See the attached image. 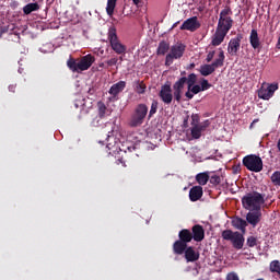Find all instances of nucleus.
I'll list each match as a JSON object with an SVG mask.
<instances>
[{
    "mask_svg": "<svg viewBox=\"0 0 280 280\" xmlns=\"http://www.w3.org/2000/svg\"><path fill=\"white\" fill-rule=\"evenodd\" d=\"M196 82H198V75H196V73H190L188 77L179 78L173 84V95L177 104H180V101L183 100V90L185 89V84H187V89L190 90Z\"/></svg>",
    "mask_w": 280,
    "mask_h": 280,
    "instance_id": "1",
    "label": "nucleus"
},
{
    "mask_svg": "<svg viewBox=\"0 0 280 280\" xmlns=\"http://www.w3.org/2000/svg\"><path fill=\"white\" fill-rule=\"evenodd\" d=\"M242 205L247 211L261 210V205H266V195L258 191L248 192L242 198Z\"/></svg>",
    "mask_w": 280,
    "mask_h": 280,
    "instance_id": "2",
    "label": "nucleus"
},
{
    "mask_svg": "<svg viewBox=\"0 0 280 280\" xmlns=\"http://www.w3.org/2000/svg\"><path fill=\"white\" fill-rule=\"evenodd\" d=\"M224 60H226L224 50H222V48H219L218 58L210 65L206 63L200 66L199 73H201L203 78L211 75V73H215V69H220L221 67H224Z\"/></svg>",
    "mask_w": 280,
    "mask_h": 280,
    "instance_id": "3",
    "label": "nucleus"
},
{
    "mask_svg": "<svg viewBox=\"0 0 280 280\" xmlns=\"http://www.w3.org/2000/svg\"><path fill=\"white\" fill-rule=\"evenodd\" d=\"M107 38L113 51H115L117 56H126L128 47L121 44V40H119V37L117 36V28L110 27L107 33Z\"/></svg>",
    "mask_w": 280,
    "mask_h": 280,
    "instance_id": "4",
    "label": "nucleus"
},
{
    "mask_svg": "<svg viewBox=\"0 0 280 280\" xmlns=\"http://www.w3.org/2000/svg\"><path fill=\"white\" fill-rule=\"evenodd\" d=\"M221 237L226 242H231L233 248L236 250H242L244 248V234L240 232H233L232 230H224L221 234Z\"/></svg>",
    "mask_w": 280,
    "mask_h": 280,
    "instance_id": "5",
    "label": "nucleus"
},
{
    "mask_svg": "<svg viewBox=\"0 0 280 280\" xmlns=\"http://www.w3.org/2000/svg\"><path fill=\"white\" fill-rule=\"evenodd\" d=\"M185 49H187V46L183 43L173 45L165 57V66L172 67V65H174V60H180L185 55Z\"/></svg>",
    "mask_w": 280,
    "mask_h": 280,
    "instance_id": "6",
    "label": "nucleus"
},
{
    "mask_svg": "<svg viewBox=\"0 0 280 280\" xmlns=\"http://www.w3.org/2000/svg\"><path fill=\"white\" fill-rule=\"evenodd\" d=\"M148 116V106L145 104H139L136 109L133 115L131 116V119L129 121V126L131 128H137L143 124V120Z\"/></svg>",
    "mask_w": 280,
    "mask_h": 280,
    "instance_id": "7",
    "label": "nucleus"
},
{
    "mask_svg": "<svg viewBox=\"0 0 280 280\" xmlns=\"http://www.w3.org/2000/svg\"><path fill=\"white\" fill-rule=\"evenodd\" d=\"M243 165L249 172L258 173V172H261V170H264V161L261 160V158L253 154L246 155L243 159Z\"/></svg>",
    "mask_w": 280,
    "mask_h": 280,
    "instance_id": "8",
    "label": "nucleus"
},
{
    "mask_svg": "<svg viewBox=\"0 0 280 280\" xmlns=\"http://www.w3.org/2000/svg\"><path fill=\"white\" fill-rule=\"evenodd\" d=\"M279 91V83L261 85L257 91L259 100L268 101L275 96V92Z\"/></svg>",
    "mask_w": 280,
    "mask_h": 280,
    "instance_id": "9",
    "label": "nucleus"
},
{
    "mask_svg": "<svg viewBox=\"0 0 280 280\" xmlns=\"http://www.w3.org/2000/svg\"><path fill=\"white\" fill-rule=\"evenodd\" d=\"M242 40H244V35L242 33H238L234 38L230 39L228 44V54L231 56H237Z\"/></svg>",
    "mask_w": 280,
    "mask_h": 280,
    "instance_id": "10",
    "label": "nucleus"
},
{
    "mask_svg": "<svg viewBox=\"0 0 280 280\" xmlns=\"http://www.w3.org/2000/svg\"><path fill=\"white\" fill-rule=\"evenodd\" d=\"M159 97L162 100L163 103L170 105L174 100V94H172V85L164 84L161 86L159 92Z\"/></svg>",
    "mask_w": 280,
    "mask_h": 280,
    "instance_id": "11",
    "label": "nucleus"
},
{
    "mask_svg": "<svg viewBox=\"0 0 280 280\" xmlns=\"http://www.w3.org/2000/svg\"><path fill=\"white\" fill-rule=\"evenodd\" d=\"M179 30H187L188 32H196V30H200V22H198V16H192L184 21Z\"/></svg>",
    "mask_w": 280,
    "mask_h": 280,
    "instance_id": "12",
    "label": "nucleus"
},
{
    "mask_svg": "<svg viewBox=\"0 0 280 280\" xmlns=\"http://www.w3.org/2000/svg\"><path fill=\"white\" fill-rule=\"evenodd\" d=\"M95 62V56L89 54L83 57H81L79 61V69L80 71H89L91 67H93V63Z\"/></svg>",
    "mask_w": 280,
    "mask_h": 280,
    "instance_id": "13",
    "label": "nucleus"
},
{
    "mask_svg": "<svg viewBox=\"0 0 280 280\" xmlns=\"http://www.w3.org/2000/svg\"><path fill=\"white\" fill-rule=\"evenodd\" d=\"M246 222L255 229L261 222V210H249L246 214Z\"/></svg>",
    "mask_w": 280,
    "mask_h": 280,
    "instance_id": "14",
    "label": "nucleus"
},
{
    "mask_svg": "<svg viewBox=\"0 0 280 280\" xmlns=\"http://www.w3.org/2000/svg\"><path fill=\"white\" fill-rule=\"evenodd\" d=\"M249 45L255 49L260 51L261 50V39L259 38V33L257 30H252L249 34Z\"/></svg>",
    "mask_w": 280,
    "mask_h": 280,
    "instance_id": "15",
    "label": "nucleus"
},
{
    "mask_svg": "<svg viewBox=\"0 0 280 280\" xmlns=\"http://www.w3.org/2000/svg\"><path fill=\"white\" fill-rule=\"evenodd\" d=\"M228 34L229 33L226 31L217 28L214 35L212 36L211 45L213 47H219V45H222V43H224V38H226Z\"/></svg>",
    "mask_w": 280,
    "mask_h": 280,
    "instance_id": "16",
    "label": "nucleus"
},
{
    "mask_svg": "<svg viewBox=\"0 0 280 280\" xmlns=\"http://www.w3.org/2000/svg\"><path fill=\"white\" fill-rule=\"evenodd\" d=\"M191 234L194 242H202L205 240V228L200 224H195L191 228Z\"/></svg>",
    "mask_w": 280,
    "mask_h": 280,
    "instance_id": "17",
    "label": "nucleus"
},
{
    "mask_svg": "<svg viewBox=\"0 0 280 280\" xmlns=\"http://www.w3.org/2000/svg\"><path fill=\"white\" fill-rule=\"evenodd\" d=\"M202 194H203L202 186H194L189 190V200L191 202H198V200L202 198Z\"/></svg>",
    "mask_w": 280,
    "mask_h": 280,
    "instance_id": "18",
    "label": "nucleus"
},
{
    "mask_svg": "<svg viewBox=\"0 0 280 280\" xmlns=\"http://www.w3.org/2000/svg\"><path fill=\"white\" fill-rule=\"evenodd\" d=\"M124 89H126V81H119L110 86L108 93L115 98L124 91Z\"/></svg>",
    "mask_w": 280,
    "mask_h": 280,
    "instance_id": "19",
    "label": "nucleus"
},
{
    "mask_svg": "<svg viewBox=\"0 0 280 280\" xmlns=\"http://www.w3.org/2000/svg\"><path fill=\"white\" fill-rule=\"evenodd\" d=\"M185 253V259L186 261H198L200 259V254L194 249V247L189 246L186 248Z\"/></svg>",
    "mask_w": 280,
    "mask_h": 280,
    "instance_id": "20",
    "label": "nucleus"
},
{
    "mask_svg": "<svg viewBox=\"0 0 280 280\" xmlns=\"http://www.w3.org/2000/svg\"><path fill=\"white\" fill-rule=\"evenodd\" d=\"M231 27H233V19H225V20H222L219 19V22H218V26H217V30H221L223 32H231Z\"/></svg>",
    "mask_w": 280,
    "mask_h": 280,
    "instance_id": "21",
    "label": "nucleus"
},
{
    "mask_svg": "<svg viewBox=\"0 0 280 280\" xmlns=\"http://www.w3.org/2000/svg\"><path fill=\"white\" fill-rule=\"evenodd\" d=\"M232 226H234V229H237V231H242V233H246V228L248 226V222L237 217L232 220Z\"/></svg>",
    "mask_w": 280,
    "mask_h": 280,
    "instance_id": "22",
    "label": "nucleus"
},
{
    "mask_svg": "<svg viewBox=\"0 0 280 280\" xmlns=\"http://www.w3.org/2000/svg\"><path fill=\"white\" fill-rule=\"evenodd\" d=\"M187 250V244L183 241H175L173 244L174 255H183Z\"/></svg>",
    "mask_w": 280,
    "mask_h": 280,
    "instance_id": "23",
    "label": "nucleus"
},
{
    "mask_svg": "<svg viewBox=\"0 0 280 280\" xmlns=\"http://www.w3.org/2000/svg\"><path fill=\"white\" fill-rule=\"evenodd\" d=\"M178 237H179V242H183L186 245L189 244V242H191V240H194L191 231H189L187 229L180 230L178 233Z\"/></svg>",
    "mask_w": 280,
    "mask_h": 280,
    "instance_id": "24",
    "label": "nucleus"
},
{
    "mask_svg": "<svg viewBox=\"0 0 280 280\" xmlns=\"http://www.w3.org/2000/svg\"><path fill=\"white\" fill-rule=\"evenodd\" d=\"M67 67L72 73H80V61L74 58L68 59Z\"/></svg>",
    "mask_w": 280,
    "mask_h": 280,
    "instance_id": "25",
    "label": "nucleus"
},
{
    "mask_svg": "<svg viewBox=\"0 0 280 280\" xmlns=\"http://www.w3.org/2000/svg\"><path fill=\"white\" fill-rule=\"evenodd\" d=\"M209 172L198 173L196 175V182L198 183V185L205 186L209 183Z\"/></svg>",
    "mask_w": 280,
    "mask_h": 280,
    "instance_id": "26",
    "label": "nucleus"
},
{
    "mask_svg": "<svg viewBox=\"0 0 280 280\" xmlns=\"http://www.w3.org/2000/svg\"><path fill=\"white\" fill-rule=\"evenodd\" d=\"M38 10H40V5L38 4V2L28 3L23 7V12L26 15L32 14V12H38Z\"/></svg>",
    "mask_w": 280,
    "mask_h": 280,
    "instance_id": "27",
    "label": "nucleus"
},
{
    "mask_svg": "<svg viewBox=\"0 0 280 280\" xmlns=\"http://www.w3.org/2000/svg\"><path fill=\"white\" fill-rule=\"evenodd\" d=\"M167 51H170V44L165 40L160 42L156 50L158 56H165Z\"/></svg>",
    "mask_w": 280,
    "mask_h": 280,
    "instance_id": "28",
    "label": "nucleus"
},
{
    "mask_svg": "<svg viewBox=\"0 0 280 280\" xmlns=\"http://www.w3.org/2000/svg\"><path fill=\"white\" fill-rule=\"evenodd\" d=\"M116 5H117V0H107L106 12L108 16H113V14H115Z\"/></svg>",
    "mask_w": 280,
    "mask_h": 280,
    "instance_id": "29",
    "label": "nucleus"
},
{
    "mask_svg": "<svg viewBox=\"0 0 280 280\" xmlns=\"http://www.w3.org/2000/svg\"><path fill=\"white\" fill-rule=\"evenodd\" d=\"M231 14H233V10L229 5H225L224 9L220 12L219 19L226 20V19H233L231 18Z\"/></svg>",
    "mask_w": 280,
    "mask_h": 280,
    "instance_id": "30",
    "label": "nucleus"
},
{
    "mask_svg": "<svg viewBox=\"0 0 280 280\" xmlns=\"http://www.w3.org/2000/svg\"><path fill=\"white\" fill-rule=\"evenodd\" d=\"M190 135L192 139H200V137H202V131L198 128V125H195L190 129Z\"/></svg>",
    "mask_w": 280,
    "mask_h": 280,
    "instance_id": "31",
    "label": "nucleus"
},
{
    "mask_svg": "<svg viewBox=\"0 0 280 280\" xmlns=\"http://www.w3.org/2000/svg\"><path fill=\"white\" fill-rule=\"evenodd\" d=\"M271 183L275 187H280V171L273 172L271 175Z\"/></svg>",
    "mask_w": 280,
    "mask_h": 280,
    "instance_id": "32",
    "label": "nucleus"
},
{
    "mask_svg": "<svg viewBox=\"0 0 280 280\" xmlns=\"http://www.w3.org/2000/svg\"><path fill=\"white\" fill-rule=\"evenodd\" d=\"M136 93H138L139 95H143V93H145V85L143 83V81H138L137 85H136Z\"/></svg>",
    "mask_w": 280,
    "mask_h": 280,
    "instance_id": "33",
    "label": "nucleus"
},
{
    "mask_svg": "<svg viewBox=\"0 0 280 280\" xmlns=\"http://www.w3.org/2000/svg\"><path fill=\"white\" fill-rule=\"evenodd\" d=\"M257 237L256 236H248L246 244L248 246V248H255V246H257Z\"/></svg>",
    "mask_w": 280,
    "mask_h": 280,
    "instance_id": "34",
    "label": "nucleus"
},
{
    "mask_svg": "<svg viewBox=\"0 0 280 280\" xmlns=\"http://www.w3.org/2000/svg\"><path fill=\"white\" fill-rule=\"evenodd\" d=\"M121 62V61H124V57H119V60H118V58L117 57H113L112 59H109V60H107L106 61V65L108 66V67H115V66H117V62Z\"/></svg>",
    "mask_w": 280,
    "mask_h": 280,
    "instance_id": "35",
    "label": "nucleus"
},
{
    "mask_svg": "<svg viewBox=\"0 0 280 280\" xmlns=\"http://www.w3.org/2000/svg\"><path fill=\"white\" fill-rule=\"evenodd\" d=\"M210 126H211V120L207 119V120H205V121H202L201 124L198 125V129L201 132H205V130H207Z\"/></svg>",
    "mask_w": 280,
    "mask_h": 280,
    "instance_id": "36",
    "label": "nucleus"
},
{
    "mask_svg": "<svg viewBox=\"0 0 280 280\" xmlns=\"http://www.w3.org/2000/svg\"><path fill=\"white\" fill-rule=\"evenodd\" d=\"M158 109H159V102L153 101L151 104V109L149 112V117H153V115H156Z\"/></svg>",
    "mask_w": 280,
    "mask_h": 280,
    "instance_id": "37",
    "label": "nucleus"
},
{
    "mask_svg": "<svg viewBox=\"0 0 280 280\" xmlns=\"http://www.w3.org/2000/svg\"><path fill=\"white\" fill-rule=\"evenodd\" d=\"M199 86L201 91H209V89H211V83H209L207 79H202Z\"/></svg>",
    "mask_w": 280,
    "mask_h": 280,
    "instance_id": "38",
    "label": "nucleus"
},
{
    "mask_svg": "<svg viewBox=\"0 0 280 280\" xmlns=\"http://www.w3.org/2000/svg\"><path fill=\"white\" fill-rule=\"evenodd\" d=\"M98 106V115L100 117H104L106 115V105L102 102L97 104Z\"/></svg>",
    "mask_w": 280,
    "mask_h": 280,
    "instance_id": "39",
    "label": "nucleus"
},
{
    "mask_svg": "<svg viewBox=\"0 0 280 280\" xmlns=\"http://www.w3.org/2000/svg\"><path fill=\"white\" fill-rule=\"evenodd\" d=\"M209 180L211 185L214 186L220 185V183H222V178L219 175H212Z\"/></svg>",
    "mask_w": 280,
    "mask_h": 280,
    "instance_id": "40",
    "label": "nucleus"
},
{
    "mask_svg": "<svg viewBox=\"0 0 280 280\" xmlns=\"http://www.w3.org/2000/svg\"><path fill=\"white\" fill-rule=\"evenodd\" d=\"M194 95H198V93H202L200 85L194 84L190 89H188Z\"/></svg>",
    "mask_w": 280,
    "mask_h": 280,
    "instance_id": "41",
    "label": "nucleus"
},
{
    "mask_svg": "<svg viewBox=\"0 0 280 280\" xmlns=\"http://www.w3.org/2000/svg\"><path fill=\"white\" fill-rule=\"evenodd\" d=\"M200 124V116L198 114L191 115V126H198Z\"/></svg>",
    "mask_w": 280,
    "mask_h": 280,
    "instance_id": "42",
    "label": "nucleus"
},
{
    "mask_svg": "<svg viewBox=\"0 0 280 280\" xmlns=\"http://www.w3.org/2000/svg\"><path fill=\"white\" fill-rule=\"evenodd\" d=\"M215 58V50H210L206 57L207 62H211Z\"/></svg>",
    "mask_w": 280,
    "mask_h": 280,
    "instance_id": "43",
    "label": "nucleus"
},
{
    "mask_svg": "<svg viewBox=\"0 0 280 280\" xmlns=\"http://www.w3.org/2000/svg\"><path fill=\"white\" fill-rule=\"evenodd\" d=\"M226 280H240V276H237L235 272H230L226 276Z\"/></svg>",
    "mask_w": 280,
    "mask_h": 280,
    "instance_id": "44",
    "label": "nucleus"
},
{
    "mask_svg": "<svg viewBox=\"0 0 280 280\" xmlns=\"http://www.w3.org/2000/svg\"><path fill=\"white\" fill-rule=\"evenodd\" d=\"M185 97H187V100H194V93L190 90H187Z\"/></svg>",
    "mask_w": 280,
    "mask_h": 280,
    "instance_id": "45",
    "label": "nucleus"
},
{
    "mask_svg": "<svg viewBox=\"0 0 280 280\" xmlns=\"http://www.w3.org/2000/svg\"><path fill=\"white\" fill-rule=\"evenodd\" d=\"M9 91H10L11 93H15V91H16V85H9Z\"/></svg>",
    "mask_w": 280,
    "mask_h": 280,
    "instance_id": "46",
    "label": "nucleus"
},
{
    "mask_svg": "<svg viewBox=\"0 0 280 280\" xmlns=\"http://www.w3.org/2000/svg\"><path fill=\"white\" fill-rule=\"evenodd\" d=\"M135 5H139V3H141V0H132Z\"/></svg>",
    "mask_w": 280,
    "mask_h": 280,
    "instance_id": "47",
    "label": "nucleus"
},
{
    "mask_svg": "<svg viewBox=\"0 0 280 280\" xmlns=\"http://www.w3.org/2000/svg\"><path fill=\"white\" fill-rule=\"evenodd\" d=\"M178 23H180V22L174 23L173 26H172V30H174L175 27H177V26H178Z\"/></svg>",
    "mask_w": 280,
    "mask_h": 280,
    "instance_id": "48",
    "label": "nucleus"
},
{
    "mask_svg": "<svg viewBox=\"0 0 280 280\" xmlns=\"http://www.w3.org/2000/svg\"><path fill=\"white\" fill-rule=\"evenodd\" d=\"M278 152H280V139L277 142Z\"/></svg>",
    "mask_w": 280,
    "mask_h": 280,
    "instance_id": "49",
    "label": "nucleus"
},
{
    "mask_svg": "<svg viewBox=\"0 0 280 280\" xmlns=\"http://www.w3.org/2000/svg\"><path fill=\"white\" fill-rule=\"evenodd\" d=\"M3 36V27L0 26V38Z\"/></svg>",
    "mask_w": 280,
    "mask_h": 280,
    "instance_id": "50",
    "label": "nucleus"
},
{
    "mask_svg": "<svg viewBox=\"0 0 280 280\" xmlns=\"http://www.w3.org/2000/svg\"><path fill=\"white\" fill-rule=\"evenodd\" d=\"M194 67H196V65L191 63V65H190V68L194 69Z\"/></svg>",
    "mask_w": 280,
    "mask_h": 280,
    "instance_id": "51",
    "label": "nucleus"
},
{
    "mask_svg": "<svg viewBox=\"0 0 280 280\" xmlns=\"http://www.w3.org/2000/svg\"><path fill=\"white\" fill-rule=\"evenodd\" d=\"M186 73H187V72L183 71V72H182V75H185Z\"/></svg>",
    "mask_w": 280,
    "mask_h": 280,
    "instance_id": "52",
    "label": "nucleus"
},
{
    "mask_svg": "<svg viewBox=\"0 0 280 280\" xmlns=\"http://www.w3.org/2000/svg\"><path fill=\"white\" fill-rule=\"evenodd\" d=\"M184 124H187V119L184 120Z\"/></svg>",
    "mask_w": 280,
    "mask_h": 280,
    "instance_id": "53",
    "label": "nucleus"
},
{
    "mask_svg": "<svg viewBox=\"0 0 280 280\" xmlns=\"http://www.w3.org/2000/svg\"><path fill=\"white\" fill-rule=\"evenodd\" d=\"M107 148H109V149H110V144H107Z\"/></svg>",
    "mask_w": 280,
    "mask_h": 280,
    "instance_id": "54",
    "label": "nucleus"
}]
</instances>
